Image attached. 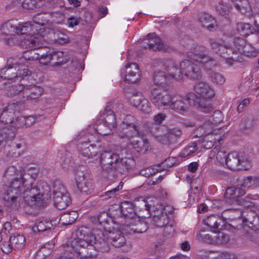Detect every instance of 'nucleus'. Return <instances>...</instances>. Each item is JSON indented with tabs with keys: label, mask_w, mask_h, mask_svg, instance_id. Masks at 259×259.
Listing matches in <instances>:
<instances>
[{
	"label": "nucleus",
	"mask_w": 259,
	"mask_h": 259,
	"mask_svg": "<svg viewBox=\"0 0 259 259\" xmlns=\"http://www.w3.org/2000/svg\"><path fill=\"white\" fill-rule=\"evenodd\" d=\"M22 170H18L14 166L7 167L3 175V181L12 184L14 182H20L24 187V200L25 203L38 208L47 206L46 201L51 196V190L47 183L40 181L34 184V180L29 176L25 177Z\"/></svg>",
	"instance_id": "1"
},
{
	"label": "nucleus",
	"mask_w": 259,
	"mask_h": 259,
	"mask_svg": "<svg viewBox=\"0 0 259 259\" xmlns=\"http://www.w3.org/2000/svg\"><path fill=\"white\" fill-rule=\"evenodd\" d=\"M77 234L79 237L74 238L71 242L72 247L76 251H79V248H94L102 252H107L110 250L107 236L100 229H94L89 231L87 227L82 226L77 230Z\"/></svg>",
	"instance_id": "2"
},
{
	"label": "nucleus",
	"mask_w": 259,
	"mask_h": 259,
	"mask_svg": "<svg viewBox=\"0 0 259 259\" xmlns=\"http://www.w3.org/2000/svg\"><path fill=\"white\" fill-rule=\"evenodd\" d=\"M132 160L127 158L119 157L118 154L113 152L105 151L101 154L100 163L102 170L108 174L115 171L119 173L127 172L132 168Z\"/></svg>",
	"instance_id": "3"
},
{
	"label": "nucleus",
	"mask_w": 259,
	"mask_h": 259,
	"mask_svg": "<svg viewBox=\"0 0 259 259\" xmlns=\"http://www.w3.org/2000/svg\"><path fill=\"white\" fill-rule=\"evenodd\" d=\"M24 187L20 182H14L12 184L3 186L2 199L5 206L10 209H17L19 206L20 198L24 194Z\"/></svg>",
	"instance_id": "4"
},
{
	"label": "nucleus",
	"mask_w": 259,
	"mask_h": 259,
	"mask_svg": "<svg viewBox=\"0 0 259 259\" xmlns=\"http://www.w3.org/2000/svg\"><path fill=\"white\" fill-rule=\"evenodd\" d=\"M207 48L203 46H196L187 53L192 60L199 64V66L206 69H210L216 65L214 59L207 53Z\"/></svg>",
	"instance_id": "5"
},
{
	"label": "nucleus",
	"mask_w": 259,
	"mask_h": 259,
	"mask_svg": "<svg viewBox=\"0 0 259 259\" xmlns=\"http://www.w3.org/2000/svg\"><path fill=\"white\" fill-rule=\"evenodd\" d=\"M227 167L233 170L246 169L249 163L248 155L245 153H237L233 152L227 154L226 159Z\"/></svg>",
	"instance_id": "6"
},
{
	"label": "nucleus",
	"mask_w": 259,
	"mask_h": 259,
	"mask_svg": "<svg viewBox=\"0 0 259 259\" xmlns=\"http://www.w3.org/2000/svg\"><path fill=\"white\" fill-rule=\"evenodd\" d=\"M30 22L31 32L30 36L24 39L23 43L26 48H34L39 47L44 42V36L41 33L44 32V28L40 25L32 21Z\"/></svg>",
	"instance_id": "7"
},
{
	"label": "nucleus",
	"mask_w": 259,
	"mask_h": 259,
	"mask_svg": "<svg viewBox=\"0 0 259 259\" xmlns=\"http://www.w3.org/2000/svg\"><path fill=\"white\" fill-rule=\"evenodd\" d=\"M121 228L124 233L127 235H133L145 232L148 228V226L146 221L137 216L122 224L121 225Z\"/></svg>",
	"instance_id": "8"
},
{
	"label": "nucleus",
	"mask_w": 259,
	"mask_h": 259,
	"mask_svg": "<svg viewBox=\"0 0 259 259\" xmlns=\"http://www.w3.org/2000/svg\"><path fill=\"white\" fill-rule=\"evenodd\" d=\"M128 139L130 144L138 152L145 154L151 149L148 140L142 131L137 132L135 136L130 137Z\"/></svg>",
	"instance_id": "9"
},
{
	"label": "nucleus",
	"mask_w": 259,
	"mask_h": 259,
	"mask_svg": "<svg viewBox=\"0 0 259 259\" xmlns=\"http://www.w3.org/2000/svg\"><path fill=\"white\" fill-rule=\"evenodd\" d=\"M195 98L194 93H188L185 97L179 95H173L170 108L178 111H185L192 106V101Z\"/></svg>",
	"instance_id": "10"
},
{
	"label": "nucleus",
	"mask_w": 259,
	"mask_h": 259,
	"mask_svg": "<svg viewBox=\"0 0 259 259\" xmlns=\"http://www.w3.org/2000/svg\"><path fill=\"white\" fill-rule=\"evenodd\" d=\"M78 190L82 195H88L94 190L92 180L88 174L82 171H77L75 177Z\"/></svg>",
	"instance_id": "11"
},
{
	"label": "nucleus",
	"mask_w": 259,
	"mask_h": 259,
	"mask_svg": "<svg viewBox=\"0 0 259 259\" xmlns=\"http://www.w3.org/2000/svg\"><path fill=\"white\" fill-rule=\"evenodd\" d=\"M180 67L184 74L188 78L193 79H199L202 77L200 68L197 64L191 60L185 59L180 63Z\"/></svg>",
	"instance_id": "12"
},
{
	"label": "nucleus",
	"mask_w": 259,
	"mask_h": 259,
	"mask_svg": "<svg viewBox=\"0 0 259 259\" xmlns=\"http://www.w3.org/2000/svg\"><path fill=\"white\" fill-rule=\"evenodd\" d=\"M173 95L169 94L165 91H160L159 90L153 89L151 92V100L158 108L163 106L170 107Z\"/></svg>",
	"instance_id": "13"
},
{
	"label": "nucleus",
	"mask_w": 259,
	"mask_h": 259,
	"mask_svg": "<svg viewBox=\"0 0 259 259\" xmlns=\"http://www.w3.org/2000/svg\"><path fill=\"white\" fill-rule=\"evenodd\" d=\"M18 62L13 58L8 60L7 67L4 68L1 72L0 76L7 80L6 82L11 83L17 81L16 68Z\"/></svg>",
	"instance_id": "14"
},
{
	"label": "nucleus",
	"mask_w": 259,
	"mask_h": 259,
	"mask_svg": "<svg viewBox=\"0 0 259 259\" xmlns=\"http://www.w3.org/2000/svg\"><path fill=\"white\" fill-rule=\"evenodd\" d=\"M148 41L146 46H144L145 49H149L153 51H162L163 52H169L171 48L165 45L161 39L156 36L155 33H150L147 35Z\"/></svg>",
	"instance_id": "15"
},
{
	"label": "nucleus",
	"mask_w": 259,
	"mask_h": 259,
	"mask_svg": "<svg viewBox=\"0 0 259 259\" xmlns=\"http://www.w3.org/2000/svg\"><path fill=\"white\" fill-rule=\"evenodd\" d=\"M203 224L207 226L210 230L217 233L219 230L225 228V223L224 219L217 214H212L208 216L203 221Z\"/></svg>",
	"instance_id": "16"
},
{
	"label": "nucleus",
	"mask_w": 259,
	"mask_h": 259,
	"mask_svg": "<svg viewBox=\"0 0 259 259\" xmlns=\"http://www.w3.org/2000/svg\"><path fill=\"white\" fill-rule=\"evenodd\" d=\"M45 43V41L44 40L43 44L39 45V47L29 48L35 50L39 63L47 65L51 62V58L52 57L54 51L49 48L43 46Z\"/></svg>",
	"instance_id": "17"
},
{
	"label": "nucleus",
	"mask_w": 259,
	"mask_h": 259,
	"mask_svg": "<svg viewBox=\"0 0 259 259\" xmlns=\"http://www.w3.org/2000/svg\"><path fill=\"white\" fill-rule=\"evenodd\" d=\"M165 68L168 72V75L171 79L181 80L183 78L182 70L180 67V64L171 59L167 60L165 63Z\"/></svg>",
	"instance_id": "18"
},
{
	"label": "nucleus",
	"mask_w": 259,
	"mask_h": 259,
	"mask_svg": "<svg viewBox=\"0 0 259 259\" xmlns=\"http://www.w3.org/2000/svg\"><path fill=\"white\" fill-rule=\"evenodd\" d=\"M126 75L124 76V81L128 83L137 82L140 78L139 68L136 63L128 64L125 66Z\"/></svg>",
	"instance_id": "19"
},
{
	"label": "nucleus",
	"mask_w": 259,
	"mask_h": 259,
	"mask_svg": "<svg viewBox=\"0 0 259 259\" xmlns=\"http://www.w3.org/2000/svg\"><path fill=\"white\" fill-rule=\"evenodd\" d=\"M123 231L121 232L117 229H114L108 232L107 238L110 241L112 246L119 248L125 245L126 240L123 235Z\"/></svg>",
	"instance_id": "20"
},
{
	"label": "nucleus",
	"mask_w": 259,
	"mask_h": 259,
	"mask_svg": "<svg viewBox=\"0 0 259 259\" xmlns=\"http://www.w3.org/2000/svg\"><path fill=\"white\" fill-rule=\"evenodd\" d=\"M194 90L201 98L210 99L214 95L213 90L208 83L204 82H197L194 86Z\"/></svg>",
	"instance_id": "21"
},
{
	"label": "nucleus",
	"mask_w": 259,
	"mask_h": 259,
	"mask_svg": "<svg viewBox=\"0 0 259 259\" xmlns=\"http://www.w3.org/2000/svg\"><path fill=\"white\" fill-rule=\"evenodd\" d=\"M120 209L121 217H123L126 220V222L137 217L135 212V205L132 202H122L120 206Z\"/></svg>",
	"instance_id": "22"
},
{
	"label": "nucleus",
	"mask_w": 259,
	"mask_h": 259,
	"mask_svg": "<svg viewBox=\"0 0 259 259\" xmlns=\"http://www.w3.org/2000/svg\"><path fill=\"white\" fill-rule=\"evenodd\" d=\"M209 99L201 98L195 95V98L192 101V105L202 112L209 113L213 110V108Z\"/></svg>",
	"instance_id": "23"
},
{
	"label": "nucleus",
	"mask_w": 259,
	"mask_h": 259,
	"mask_svg": "<svg viewBox=\"0 0 259 259\" xmlns=\"http://www.w3.org/2000/svg\"><path fill=\"white\" fill-rule=\"evenodd\" d=\"M153 81L156 85L161 87L164 90L167 89V87L170 85L171 82L169 76L165 72L161 71L154 73Z\"/></svg>",
	"instance_id": "24"
},
{
	"label": "nucleus",
	"mask_w": 259,
	"mask_h": 259,
	"mask_svg": "<svg viewBox=\"0 0 259 259\" xmlns=\"http://www.w3.org/2000/svg\"><path fill=\"white\" fill-rule=\"evenodd\" d=\"M215 129L214 128L213 124L210 121H206L202 125L197 127L194 131V136L198 138L203 137H207V136L212 134Z\"/></svg>",
	"instance_id": "25"
},
{
	"label": "nucleus",
	"mask_w": 259,
	"mask_h": 259,
	"mask_svg": "<svg viewBox=\"0 0 259 259\" xmlns=\"http://www.w3.org/2000/svg\"><path fill=\"white\" fill-rule=\"evenodd\" d=\"M9 82H4L0 84V89L6 90V94L9 97H13L20 93H22L24 95V86L22 84L9 85Z\"/></svg>",
	"instance_id": "26"
},
{
	"label": "nucleus",
	"mask_w": 259,
	"mask_h": 259,
	"mask_svg": "<svg viewBox=\"0 0 259 259\" xmlns=\"http://www.w3.org/2000/svg\"><path fill=\"white\" fill-rule=\"evenodd\" d=\"M15 104H9L8 106L5 107L1 115H0V122L4 124L11 123L13 122L14 118V107Z\"/></svg>",
	"instance_id": "27"
},
{
	"label": "nucleus",
	"mask_w": 259,
	"mask_h": 259,
	"mask_svg": "<svg viewBox=\"0 0 259 259\" xmlns=\"http://www.w3.org/2000/svg\"><path fill=\"white\" fill-rule=\"evenodd\" d=\"M42 93V89L35 85L24 86L23 97L27 100L36 99Z\"/></svg>",
	"instance_id": "28"
},
{
	"label": "nucleus",
	"mask_w": 259,
	"mask_h": 259,
	"mask_svg": "<svg viewBox=\"0 0 259 259\" xmlns=\"http://www.w3.org/2000/svg\"><path fill=\"white\" fill-rule=\"evenodd\" d=\"M199 21L203 27H206L209 31H212L217 27L216 20L208 14H201L199 17Z\"/></svg>",
	"instance_id": "29"
},
{
	"label": "nucleus",
	"mask_w": 259,
	"mask_h": 259,
	"mask_svg": "<svg viewBox=\"0 0 259 259\" xmlns=\"http://www.w3.org/2000/svg\"><path fill=\"white\" fill-rule=\"evenodd\" d=\"M245 193V190L241 188L230 187L226 190L225 195L231 200L238 201H240L239 198L243 196Z\"/></svg>",
	"instance_id": "30"
},
{
	"label": "nucleus",
	"mask_w": 259,
	"mask_h": 259,
	"mask_svg": "<svg viewBox=\"0 0 259 259\" xmlns=\"http://www.w3.org/2000/svg\"><path fill=\"white\" fill-rule=\"evenodd\" d=\"M55 206L58 209L62 210L67 207L71 203V200L68 193L53 197Z\"/></svg>",
	"instance_id": "31"
},
{
	"label": "nucleus",
	"mask_w": 259,
	"mask_h": 259,
	"mask_svg": "<svg viewBox=\"0 0 259 259\" xmlns=\"http://www.w3.org/2000/svg\"><path fill=\"white\" fill-rule=\"evenodd\" d=\"M102 117V122L106 124L107 126H109L110 128L115 129L116 127V118L113 111L106 108Z\"/></svg>",
	"instance_id": "32"
},
{
	"label": "nucleus",
	"mask_w": 259,
	"mask_h": 259,
	"mask_svg": "<svg viewBox=\"0 0 259 259\" xmlns=\"http://www.w3.org/2000/svg\"><path fill=\"white\" fill-rule=\"evenodd\" d=\"M168 223V216L165 212L160 211L159 214L153 216L151 223L156 227L161 228L166 226Z\"/></svg>",
	"instance_id": "33"
},
{
	"label": "nucleus",
	"mask_w": 259,
	"mask_h": 259,
	"mask_svg": "<svg viewBox=\"0 0 259 259\" xmlns=\"http://www.w3.org/2000/svg\"><path fill=\"white\" fill-rule=\"evenodd\" d=\"M237 30L241 35L247 36L250 34L256 35V27H253L249 23L239 22L237 24Z\"/></svg>",
	"instance_id": "34"
},
{
	"label": "nucleus",
	"mask_w": 259,
	"mask_h": 259,
	"mask_svg": "<svg viewBox=\"0 0 259 259\" xmlns=\"http://www.w3.org/2000/svg\"><path fill=\"white\" fill-rule=\"evenodd\" d=\"M53 57L51 58V61L53 66H60L66 63L69 59L67 52H55L54 51Z\"/></svg>",
	"instance_id": "35"
},
{
	"label": "nucleus",
	"mask_w": 259,
	"mask_h": 259,
	"mask_svg": "<svg viewBox=\"0 0 259 259\" xmlns=\"http://www.w3.org/2000/svg\"><path fill=\"white\" fill-rule=\"evenodd\" d=\"M78 216V213L75 211L64 212L61 215L59 223L64 226L71 225L76 221Z\"/></svg>",
	"instance_id": "36"
},
{
	"label": "nucleus",
	"mask_w": 259,
	"mask_h": 259,
	"mask_svg": "<svg viewBox=\"0 0 259 259\" xmlns=\"http://www.w3.org/2000/svg\"><path fill=\"white\" fill-rule=\"evenodd\" d=\"M10 240L13 245L14 250L21 249L23 248L25 244V238L21 234H17L11 236Z\"/></svg>",
	"instance_id": "37"
},
{
	"label": "nucleus",
	"mask_w": 259,
	"mask_h": 259,
	"mask_svg": "<svg viewBox=\"0 0 259 259\" xmlns=\"http://www.w3.org/2000/svg\"><path fill=\"white\" fill-rule=\"evenodd\" d=\"M123 123L125 125L126 128H132L136 133L141 131L140 122L133 115H126L123 121Z\"/></svg>",
	"instance_id": "38"
},
{
	"label": "nucleus",
	"mask_w": 259,
	"mask_h": 259,
	"mask_svg": "<svg viewBox=\"0 0 259 259\" xmlns=\"http://www.w3.org/2000/svg\"><path fill=\"white\" fill-rule=\"evenodd\" d=\"M40 117V116H29L27 117L21 116L19 117L17 119V125L22 127H29L33 124V123L37 120V118Z\"/></svg>",
	"instance_id": "39"
},
{
	"label": "nucleus",
	"mask_w": 259,
	"mask_h": 259,
	"mask_svg": "<svg viewBox=\"0 0 259 259\" xmlns=\"http://www.w3.org/2000/svg\"><path fill=\"white\" fill-rule=\"evenodd\" d=\"M235 54H236V51L226 45H222L219 50H218V54L220 56L227 59L231 60H234L233 57V55Z\"/></svg>",
	"instance_id": "40"
},
{
	"label": "nucleus",
	"mask_w": 259,
	"mask_h": 259,
	"mask_svg": "<svg viewBox=\"0 0 259 259\" xmlns=\"http://www.w3.org/2000/svg\"><path fill=\"white\" fill-rule=\"evenodd\" d=\"M237 211L240 214V216L241 217V219H239V221H242L243 224H244L250 228V226L253 225L254 218L256 216L257 214L250 211L245 215V212H242L240 210H237Z\"/></svg>",
	"instance_id": "41"
},
{
	"label": "nucleus",
	"mask_w": 259,
	"mask_h": 259,
	"mask_svg": "<svg viewBox=\"0 0 259 259\" xmlns=\"http://www.w3.org/2000/svg\"><path fill=\"white\" fill-rule=\"evenodd\" d=\"M52 224L49 222L39 221L35 223L32 230L34 233L51 231Z\"/></svg>",
	"instance_id": "42"
},
{
	"label": "nucleus",
	"mask_w": 259,
	"mask_h": 259,
	"mask_svg": "<svg viewBox=\"0 0 259 259\" xmlns=\"http://www.w3.org/2000/svg\"><path fill=\"white\" fill-rule=\"evenodd\" d=\"M241 186L249 188L259 186V176H247L244 178Z\"/></svg>",
	"instance_id": "43"
},
{
	"label": "nucleus",
	"mask_w": 259,
	"mask_h": 259,
	"mask_svg": "<svg viewBox=\"0 0 259 259\" xmlns=\"http://www.w3.org/2000/svg\"><path fill=\"white\" fill-rule=\"evenodd\" d=\"M144 128L147 133L151 134L155 137L161 130V126L154 122H147L144 124Z\"/></svg>",
	"instance_id": "44"
},
{
	"label": "nucleus",
	"mask_w": 259,
	"mask_h": 259,
	"mask_svg": "<svg viewBox=\"0 0 259 259\" xmlns=\"http://www.w3.org/2000/svg\"><path fill=\"white\" fill-rule=\"evenodd\" d=\"M80 149V155L84 158H90L96 156L97 154V147L95 145L91 146L89 148H84L81 146Z\"/></svg>",
	"instance_id": "45"
},
{
	"label": "nucleus",
	"mask_w": 259,
	"mask_h": 259,
	"mask_svg": "<svg viewBox=\"0 0 259 259\" xmlns=\"http://www.w3.org/2000/svg\"><path fill=\"white\" fill-rule=\"evenodd\" d=\"M67 193L64 185L60 181H54L53 188V197Z\"/></svg>",
	"instance_id": "46"
},
{
	"label": "nucleus",
	"mask_w": 259,
	"mask_h": 259,
	"mask_svg": "<svg viewBox=\"0 0 259 259\" xmlns=\"http://www.w3.org/2000/svg\"><path fill=\"white\" fill-rule=\"evenodd\" d=\"M196 239L199 241L213 244V237H212L209 234H207L204 230H201L196 235Z\"/></svg>",
	"instance_id": "47"
},
{
	"label": "nucleus",
	"mask_w": 259,
	"mask_h": 259,
	"mask_svg": "<svg viewBox=\"0 0 259 259\" xmlns=\"http://www.w3.org/2000/svg\"><path fill=\"white\" fill-rule=\"evenodd\" d=\"M70 247L74 252L71 251L70 247H68V249H66L65 252L59 256L58 259H83L81 257H78L77 255V253H80V249L81 248H79V251H76L72 247L71 245Z\"/></svg>",
	"instance_id": "48"
},
{
	"label": "nucleus",
	"mask_w": 259,
	"mask_h": 259,
	"mask_svg": "<svg viewBox=\"0 0 259 259\" xmlns=\"http://www.w3.org/2000/svg\"><path fill=\"white\" fill-rule=\"evenodd\" d=\"M230 8L229 5L224 0H222L219 2V5L217 6L216 10L221 15L227 18L229 14Z\"/></svg>",
	"instance_id": "49"
},
{
	"label": "nucleus",
	"mask_w": 259,
	"mask_h": 259,
	"mask_svg": "<svg viewBox=\"0 0 259 259\" xmlns=\"http://www.w3.org/2000/svg\"><path fill=\"white\" fill-rule=\"evenodd\" d=\"M30 22H27L19 24L17 26L16 33L18 34H26L27 37L30 36L31 32Z\"/></svg>",
	"instance_id": "50"
},
{
	"label": "nucleus",
	"mask_w": 259,
	"mask_h": 259,
	"mask_svg": "<svg viewBox=\"0 0 259 259\" xmlns=\"http://www.w3.org/2000/svg\"><path fill=\"white\" fill-rule=\"evenodd\" d=\"M123 185V183L120 182L116 187L105 192L102 196L105 199L114 198L118 194L119 190L122 189Z\"/></svg>",
	"instance_id": "51"
},
{
	"label": "nucleus",
	"mask_w": 259,
	"mask_h": 259,
	"mask_svg": "<svg viewBox=\"0 0 259 259\" xmlns=\"http://www.w3.org/2000/svg\"><path fill=\"white\" fill-rule=\"evenodd\" d=\"M217 234L213 236V244L222 245L228 243L229 240V236L219 230L217 232Z\"/></svg>",
	"instance_id": "52"
},
{
	"label": "nucleus",
	"mask_w": 259,
	"mask_h": 259,
	"mask_svg": "<svg viewBox=\"0 0 259 259\" xmlns=\"http://www.w3.org/2000/svg\"><path fill=\"white\" fill-rule=\"evenodd\" d=\"M216 140L215 138H213L212 136L211 135L210 137L202 138L201 141L199 140L197 142L198 143L199 142V144H201V148L209 149L213 146Z\"/></svg>",
	"instance_id": "53"
},
{
	"label": "nucleus",
	"mask_w": 259,
	"mask_h": 259,
	"mask_svg": "<svg viewBox=\"0 0 259 259\" xmlns=\"http://www.w3.org/2000/svg\"><path fill=\"white\" fill-rule=\"evenodd\" d=\"M95 130L98 134L101 135L106 136L112 133L113 131L114 130L112 128H110L109 126H107L106 124H104L103 122H101L97 125Z\"/></svg>",
	"instance_id": "54"
},
{
	"label": "nucleus",
	"mask_w": 259,
	"mask_h": 259,
	"mask_svg": "<svg viewBox=\"0 0 259 259\" xmlns=\"http://www.w3.org/2000/svg\"><path fill=\"white\" fill-rule=\"evenodd\" d=\"M209 78L214 83L222 84L225 81V77L222 74L214 71H211L209 73Z\"/></svg>",
	"instance_id": "55"
},
{
	"label": "nucleus",
	"mask_w": 259,
	"mask_h": 259,
	"mask_svg": "<svg viewBox=\"0 0 259 259\" xmlns=\"http://www.w3.org/2000/svg\"><path fill=\"white\" fill-rule=\"evenodd\" d=\"M241 54H243L246 57L252 58L257 55L258 51L250 44H247L243 48V50Z\"/></svg>",
	"instance_id": "56"
},
{
	"label": "nucleus",
	"mask_w": 259,
	"mask_h": 259,
	"mask_svg": "<svg viewBox=\"0 0 259 259\" xmlns=\"http://www.w3.org/2000/svg\"><path fill=\"white\" fill-rule=\"evenodd\" d=\"M198 142L192 143L187 146L181 153V155L183 157H186L192 155L197 150Z\"/></svg>",
	"instance_id": "57"
},
{
	"label": "nucleus",
	"mask_w": 259,
	"mask_h": 259,
	"mask_svg": "<svg viewBox=\"0 0 259 259\" xmlns=\"http://www.w3.org/2000/svg\"><path fill=\"white\" fill-rule=\"evenodd\" d=\"M223 121L222 113L219 110H216L213 112L211 118L208 121H210L211 124L214 125V128L216 129L218 124Z\"/></svg>",
	"instance_id": "58"
},
{
	"label": "nucleus",
	"mask_w": 259,
	"mask_h": 259,
	"mask_svg": "<svg viewBox=\"0 0 259 259\" xmlns=\"http://www.w3.org/2000/svg\"><path fill=\"white\" fill-rule=\"evenodd\" d=\"M89 136H91L89 134H87L84 136L81 137L78 139V144L77 145V148L79 152L81 151L80 146H82V147L84 148H89L91 146L93 145L92 144H89L91 142V140L89 138Z\"/></svg>",
	"instance_id": "59"
},
{
	"label": "nucleus",
	"mask_w": 259,
	"mask_h": 259,
	"mask_svg": "<svg viewBox=\"0 0 259 259\" xmlns=\"http://www.w3.org/2000/svg\"><path fill=\"white\" fill-rule=\"evenodd\" d=\"M145 99V98L140 92L134 93L131 97V102L137 108L140 106L142 101Z\"/></svg>",
	"instance_id": "60"
},
{
	"label": "nucleus",
	"mask_w": 259,
	"mask_h": 259,
	"mask_svg": "<svg viewBox=\"0 0 259 259\" xmlns=\"http://www.w3.org/2000/svg\"><path fill=\"white\" fill-rule=\"evenodd\" d=\"M160 170L159 166H156V168L153 167H147L145 169H143L140 170L139 174L140 175L144 176L145 177H149L151 176L155 175L156 172H158Z\"/></svg>",
	"instance_id": "61"
},
{
	"label": "nucleus",
	"mask_w": 259,
	"mask_h": 259,
	"mask_svg": "<svg viewBox=\"0 0 259 259\" xmlns=\"http://www.w3.org/2000/svg\"><path fill=\"white\" fill-rule=\"evenodd\" d=\"M170 142L171 143H175L176 142L178 138H180L182 135V132L179 129L172 128L170 129L168 132Z\"/></svg>",
	"instance_id": "62"
},
{
	"label": "nucleus",
	"mask_w": 259,
	"mask_h": 259,
	"mask_svg": "<svg viewBox=\"0 0 259 259\" xmlns=\"http://www.w3.org/2000/svg\"><path fill=\"white\" fill-rule=\"evenodd\" d=\"M31 73V71L28 69L23 66L21 67L17 70V81L21 80V79L24 78V77L30 75Z\"/></svg>",
	"instance_id": "63"
},
{
	"label": "nucleus",
	"mask_w": 259,
	"mask_h": 259,
	"mask_svg": "<svg viewBox=\"0 0 259 259\" xmlns=\"http://www.w3.org/2000/svg\"><path fill=\"white\" fill-rule=\"evenodd\" d=\"M211 258L214 259H237V256L232 253L228 252H222L217 256H213L212 254H210Z\"/></svg>",
	"instance_id": "64"
}]
</instances>
